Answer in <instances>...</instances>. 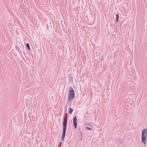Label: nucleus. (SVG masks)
I'll return each mask as SVG.
<instances>
[{
    "label": "nucleus",
    "instance_id": "1",
    "mask_svg": "<svg viewBox=\"0 0 147 147\" xmlns=\"http://www.w3.org/2000/svg\"><path fill=\"white\" fill-rule=\"evenodd\" d=\"M147 129L146 128L143 129L141 131V144L144 147L146 146L147 143Z\"/></svg>",
    "mask_w": 147,
    "mask_h": 147
},
{
    "label": "nucleus",
    "instance_id": "2",
    "mask_svg": "<svg viewBox=\"0 0 147 147\" xmlns=\"http://www.w3.org/2000/svg\"><path fill=\"white\" fill-rule=\"evenodd\" d=\"M63 124V131L61 139V141H63L64 140L65 136L67 124V118H66L65 120H64Z\"/></svg>",
    "mask_w": 147,
    "mask_h": 147
},
{
    "label": "nucleus",
    "instance_id": "3",
    "mask_svg": "<svg viewBox=\"0 0 147 147\" xmlns=\"http://www.w3.org/2000/svg\"><path fill=\"white\" fill-rule=\"evenodd\" d=\"M75 97L74 90L72 88L70 87L69 89V94L68 99L71 100L73 99Z\"/></svg>",
    "mask_w": 147,
    "mask_h": 147
},
{
    "label": "nucleus",
    "instance_id": "4",
    "mask_svg": "<svg viewBox=\"0 0 147 147\" xmlns=\"http://www.w3.org/2000/svg\"><path fill=\"white\" fill-rule=\"evenodd\" d=\"M73 121L74 127L75 129H76L77 127V120L76 116H75L73 119Z\"/></svg>",
    "mask_w": 147,
    "mask_h": 147
},
{
    "label": "nucleus",
    "instance_id": "5",
    "mask_svg": "<svg viewBox=\"0 0 147 147\" xmlns=\"http://www.w3.org/2000/svg\"><path fill=\"white\" fill-rule=\"evenodd\" d=\"M116 21L118 23V19H119V15L118 14H117L116 15Z\"/></svg>",
    "mask_w": 147,
    "mask_h": 147
},
{
    "label": "nucleus",
    "instance_id": "6",
    "mask_svg": "<svg viewBox=\"0 0 147 147\" xmlns=\"http://www.w3.org/2000/svg\"><path fill=\"white\" fill-rule=\"evenodd\" d=\"M73 111V109L71 108H70L69 109V113L71 114Z\"/></svg>",
    "mask_w": 147,
    "mask_h": 147
},
{
    "label": "nucleus",
    "instance_id": "7",
    "mask_svg": "<svg viewBox=\"0 0 147 147\" xmlns=\"http://www.w3.org/2000/svg\"><path fill=\"white\" fill-rule=\"evenodd\" d=\"M26 47L28 49V50H30V47L29 45V44L27 43L26 44Z\"/></svg>",
    "mask_w": 147,
    "mask_h": 147
},
{
    "label": "nucleus",
    "instance_id": "8",
    "mask_svg": "<svg viewBox=\"0 0 147 147\" xmlns=\"http://www.w3.org/2000/svg\"><path fill=\"white\" fill-rule=\"evenodd\" d=\"M85 128H86V130H91V128L90 127H86Z\"/></svg>",
    "mask_w": 147,
    "mask_h": 147
},
{
    "label": "nucleus",
    "instance_id": "9",
    "mask_svg": "<svg viewBox=\"0 0 147 147\" xmlns=\"http://www.w3.org/2000/svg\"><path fill=\"white\" fill-rule=\"evenodd\" d=\"M38 51L39 53V49H38Z\"/></svg>",
    "mask_w": 147,
    "mask_h": 147
}]
</instances>
